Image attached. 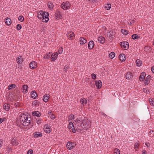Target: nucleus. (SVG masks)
I'll return each mask as SVG.
<instances>
[{
    "mask_svg": "<svg viewBox=\"0 0 154 154\" xmlns=\"http://www.w3.org/2000/svg\"><path fill=\"white\" fill-rule=\"evenodd\" d=\"M50 117L53 119H54L55 118V115L53 114H52L51 115H50Z\"/></svg>",
    "mask_w": 154,
    "mask_h": 154,
    "instance_id": "obj_50",
    "label": "nucleus"
},
{
    "mask_svg": "<svg viewBox=\"0 0 154 154\" xmlns=\"http://www.w3.org/2000/svg\"><path fill=\"white\" fill-rule=\"evenodd\" d=\"M43 17H42V20L43 22H47L49 20V14L47 12H44L43 14Z\"/></svg>",
    "mask_w": 154,
    "mask_h": 154,
    "instance_id": "obj_5",
    "label": "nucleus"
},
{
    "mask_svg": "<svg viewBox=\"0 0 154 154\" xmlns=\"http://www.w3.org/2000/svg\"><path fill=\"white\" fill-rule=\"evenodd\" d=\"M40 103L38 102L37 100H35L33 101L32 103V105L36 106L37 105H39Z\"/></svg>",
    "mask_w": 154,
    "mask_h": 154,
    "instance_id": "obj_35",
    "label": "nucleus"
},
{
    "mask_svg": "<svg viewBox=\"0 0 154 154\" xmlns=\"http://www.w3.org/2000/svg\"><path fill=\"white\" fill-rule=\"evenodd\" d=\"M114 154H120V151L118 149H114Z\"/></svg>",
    "mask_w": 154,
    "mask_h": 154,
    "instance_id": "obj_38",
    "label": "nucleus"
},
{
    "mask_svg": "<svg viewBox=\"0 0 154 154\" xmlns=\"http://www.w3.org/2000/svg\"><path fill=\"white\" fill-rule=\"evenodd\" d=\"M109 57L110 58H113L115 55V54L114 52H111L109 54Z\"/></svg>",
    "mask_w": 154,
    "mask_h": 154,
    "instance_id": "obj_37",
    "label": "nucleus"
},
{
    "mask_svg": "<svg viewBox=\"0 0 154 154\" xmlns=\"http://www.w3.org/2000/svg\"><path fill=\"white\" fill-rule=\"evenodd\" d=\"M77 122L79 126H80V127H81L82 128L86 130L85 127V121L82 122L79 120H79L77 121Z\"/></svg>",
    "mask_w": 154,
    "mask_h": 154,
    "instance_id": "obj_7",
    "label": "nucleus"
},
{
    "mask_svg": "<svg viewBox=\"0 0 154 154\" xmlns=\"http://www.w3.org/2000/svg\"><path fill=\"white\" fill-rule=\"evenodd\" d=\"M149 83L148 82H144V84L145 85H148V84H149Z\"/></svg>",
    "mask_w": 154,
    "mask_h": 154,
    "instance_id": "obj_64",
    "label": "nucleus"
},
{
    "mask_svg": "<svg viewBox=\"0 0 154 154\" xmlns=\"http://www.w3.org/2000/svg\"><path fill=\"white\" fill-rule=\"evenodd\" d=\"M9 105L6 103H5L3 105V108L6 111H8L9 110L10 106Z\"/></svg>",
    "mask_w": 154,
    "mask_h": 154,
    "instance_id": "obj_28",
    "label": "nucleus"
},
{
    "mask_svg": "<svg viewBox=\"0 0 154 154\" xmlns=\"http://www.w3.org/2000/svg\"><path fill=\"white\" fill-rule=\"evenodd\" d=\"M51 56V54L49 52L48 54H46L44 57V58L45 59H48Z\"/></svg>",
    "mask_w": 154,
    "mask_h": 154,
    "instance_id": "obj_33",
    "label": "nucleus"
},
{
    "mask_svg": "<svg viewBox=\"0 0 154 154\" xmlns=\"http://www.w3.org/2000/svg\"><path fill=\"white\" fill-rule=\"evenodd\" d=\"M133 77L131 72H128L126 75V78L127 79H130Z\"/></svg>",
    "mask_w": 154,
    "mask_h": 154,
    "instance_id": "obj_17",
    "label": "nucleus"
},
{
    "mask_svg": "<svg viewBox=\"0 0 154 154\" xmlns=\"http://www.w3.org/2000/svg\"><path fill=\"white\" fill-rule=\"evenodd\" d=\"M31 96L32 98L35 99L38 97L37 93L35 91H32L31 93Z\"/></svg>",
    "mask_w": 154,
    "mask_h": 154,
    "instance_id": "obj_12",
    "label": "nucleus"
},
{
    "mask_svg": "<svg viewBox=\"0 0 154 154\" xmlns=\"http://www.w3.org/2000/svg\"><path fill=\"white\" fill-rule=\"evenodd\" d=\"M17 62L19 64H21L23 60L22 56H20L19 57H17L16 58Z\"/></svg>",
    "mask_w": 154,
    "mask_h": 154,
    "instance_id": "obj_19",
    "label": "nucleus"
},
{
    "mask_svg": "<svg viewBox=\"0 0 154 154\" xmlns=\"http://www.w3.org/2000/svg\"><path fill=\"white\" fill-rule=\"evenodd\" d=\"M32 114L33 116H36L37 117H40L41 115V113L38 111L33 112Z\"/></svg>",
    "mask_w": 154,
    "mask_h": 154,
    "instance_id": "obj_23",
    "label": "nucleus"
},
{
    "mask_svg": "<svg viewBox=\"0 0 154 154\" xmlns=\"http://www.w3.org/2000/svg\"><path fill=\"white\" fill-rule=\"evenodd\" d=\"M151 76L150 75H148L146 78L145 81L149 83L150 81L149 79H150Z\"/></svg>",
    "mask_w": 154,
    "mask_h": 154,
    "instance_id": "obj_41",
    "label": "nucleus"
},
{
    "mask_svg": "<svg viewBox=\"0 0 154 154\" xmlns=\"http://www.w3.org/2000/svg\"><path fill=\"white\" fill-rule=\"evenodd\" d=\"M85 126L86 130L90 128L91 127V122L89 121H85Z\"/></svg>",
    "mask_w": 154,
    "mask_h": 154,
    "instance_id": "obj_16",
    "label": "nucleus"
},
{
    "mask_svg": "<svg viewBox=\"0 0 154 154\" xmlns=\"http://www.w3.org/2000/svg\"><path fill=\"white\" fill-rule=\"evenodd\" d=\"M68 67H69L68 66L66 65L65 66L64 69V70H65V71L66 72V70H67V69H68Z\"/></svg>",
    "mask_w": 154,
    "mask_h": 154,
    "instance_id": "obj_52",
    "label": "nucleus"
},
{
    "mask_svg": "<svg viewBox=\"0 0 154 154\" xmlns=\"http://www.w3.org/2000/svg\"><path fill=\"white\" fill-rule=\"evenodd\" d=\"M151 70L152 72L154 73V66H152L151 68Z\"/></svg>",
    "mask_w": 154,
    "mask_h": 154,
    "instance_id": "obj_63",
    "label": "nucleus"
},
{
    "mask_svg": "<svg viewBox=\"0 0 154 154\" xmlns=\"http://www.w3.org/2000/svg\"><path fill=\"white\" fill-rule=\"evenodd\" d=\"M143 92L145 93L147 92V90L146 88H143Z\"/></svg>",
    "mask_w": 154,
    "mask_h": 154,
    "instance_id": "obj_59",
    "label": "nucleus"
},
{
    "mask_svg": "<svg viewBox=\"0 0 154 154\" xmlns=\"http://www.w3.org/2000/svg\"><path fill=\"white\" fill-rule=\"evenodd\" d=\"M37 66V63L35 61H32L29 64V68L32 69H34Z\"/></svg>",
    "mask_w": 154,
    "mask_h": 154,
    "instance_id": "obj_8",
    "label": "nucleus"
},
{
    "mask_svg": "<svg viewBox=\"0 0 154 154\" xmlns=\"http://www.w3.org/2000/svg\"><path fill=\"white\" fill-rule=\"evenodd\" d=\"M49 95L48 94H45L43 97V100L45 102H47L49 99Z\"/></svg>",
    "mask_w": 154,
    "mask_h": 154,
    "instance_id": "obj_26",
    "label": "nucleus"
},
{
    "mask_svg": "<svg viewBox=\"0 0 154 154\" xmlns=\"http://www.w3.org/2000/svg\"><path fill=\"white\" fill-rule=\"evenodd\" d=\"M134 20H131V22H130V24H134Z\"/></svg>",
    "mask_w": 154,
    "mask_h": 154,
    "instance_id": "obj_60",
    "label": "nucleus"
},
{
    "mask_svg": "<svg viewBox=\"0 0 154 154\" xmlns=\"http://www.w3.org/2000/svg\"><path fill=\"white\" fill-rule=\"evenodd\" d=\"M69 129L70 131H71V129L74 127L73 123L72 122L69 123Z\"/></svg>",
    "mask_w": 154,
    "mask_h": 154,
    "instance_id": "obj_36",
    "label": "nucleus"
},
{
    "mask_svg": "<svg viewBox=\"0 0 154 154\" xmlns=\"http://www.w3.org/2000/svg\"><path fill=\"white\" fill-rule=\"evenodd\" d=\"M143 154H146V150H143L142 151Z\"/></svg>",
    "mask_w": 154,
    "mask_h": 154,
    "instance_id": "obj_62",
    "label": "nucleus"
},
{
    "mask_svg": "<svg viewBox=\"0 0 154 154\" xmlns=\"http://www.w3.org/2000/svg\"><path fill=\"white\" fill-rule=\"evenodd\" d=\"M98 40L99 42H100V43L101 44H103L105 42V38L102 36L99 37Z\"/></svg>",
    "mask_w": 154,
    "mask_h": 154,
    "instance_id": "obj_22",
    "label": "nucleus"
},
{
    "mask_svg": "<svg viewBox=\"0 0 154 154\" xmlns=\"http://www.w3.org/2000/svg\"><path fill=\"white\" fill-rule=\"evenodd\" d=\"M138 144H139V143L137 142H136L135 143V145H134V147L135 149L138 148L137 146Z\"/></svg>",
    "mask_w": 154,
    "mask_h": 154,
    "instance_id": "obj_55",
    "label": "nucleus"
},
{
    "mask_svg": "<svg viewBox=\"0 0 154 154\" xmlns=\"http://www.w3.org/2000/svg\"><path fill=\"white\" fill-rule=\"evenodd\" d=\"M33 152V150L32 149H30L27 151V154H32Z\"/></svg>",
    "mask_w": 154,
    "mask_h": 154,
    "instance_id": "obj_47",
    "label": "nucleus"
},
{
    "mask_svg": "<svg viewBox=\"0 0 154 154\" xmlns=\"http://www.w3.org/2000/svg\"><path fill=\"white\" fill-rule=\"evenodd\" d=\"M136 63L138 66H141V61L139 59H137L136 61Z\"/></svg>",
    "mask_w": 154,
    "mask_h": 154,
    "instance_id": "obj_29",
    "label": "nucleus"
},
{
    "mask_svg": "<svg viewBox=\"0 0 154 154\" xmlns=\"http://www.w3.org/2000/svg\"><path fill=\"white\" fill-rule=\"evenodd\" d=\"M52 114V111H50L48 112V114L50 116V115H51Z\"/></svg>",
    "mask_w": 154,
    "mask_h": 154,
    "instance_id": "obj_61",
    "label": "nucleus"
},
{
    "mask_svg": "<svg viewBox=\"0 0 154 154\" xmlns=\"http://www.w3.org/2000/svg\"><path fill=\"white\" fill-rule=\"evenodd\" d=\"M16 85L15 84H13L11 85H10L8 86V89L10 90L12 88H14L15 87Z\"/></svg>",
    "mask_w": 154,
    "mask_h": 154,
    "instance_id": "obj_40",
    "label": "nucleus"
},
{
    "mask_svg": "<svg viewBox=\"0 0 154 154\" xmlns=\"http://www.w3.org/2000/svg\"><path fill=\"white\" fill-rule=\"evenodd\" d=\"M34 137H41L42 135V134L39 132H36L34 133Z\"/></svg>",
    "mask_w": 154,
    "mask_h": 154,
    "instance_id": "obj_24",
    "label": "nucleus"
},
{
    "mask_svg": "<svg viewBox=\"0 0 154 154\" xmlns=\"http://www.w3.org/2000/svg\"><path fill=\"white\" fill-rule=\"evenodd\" d=\"M76 145L75 143L72 142H68L66 144V147L69 149H71Z\"/></svg>",
    "mask_w": 154,
    "mask_h": 154,
    "instance_id": "obj_4",
    "label": "nucleus"
},
{
    "mask_svg": "<svg viewBox=\"0 0 154 154\" xmlns=\"http://www.w3.org/2000/svg\"><path fill=\"white\" fill-rule=\"evenodd\" d=\"M25 121L23 122V125L24 126H27L30 125L31 123V118L30 117H29L28 115H27V116L25 118Z\"/></svg>",
    "mask_w": 154,
    "mask_h": 154,
    "instance_id": "obj_2",
    "label": "nucleus"
},
{
    "mask_svg": "<svg viewBox=\"0 0 154 154\" xmlns=\"http://www.w3.org/2000/svg\"><path fill=\"white\" fill-rule=\"evenodd\" d=\"M57 58L53 56L51 57V61H54Z\"/></svg>",
    "mask_w": 154,
    "mask_h": 154,
    "instance_id": "obj_53",
    "label": "nucleus"
},
{
    "mask_svg": "<svg viewBox=\"0 0 154 154\" xmlns=\"http://www.w3.org/2000/svg\"><path fill=\"white\" fill-rule=\"evenodd\" d=\"M28 88V86L26 85H24L23 86V92L24 93H26L27 92L28 90L27 88Z\"/></svg>",
    "mask_w": 154,
    "mask_h": 154,
    "instance_id": "obj_20",
    "label": "nucleus"
},
{
    "mask_svg": "<svg viewBox=\"0 0 154 154\" xmlns=\"http://www.w3.org/2000/svg\"><path fill=\"white\" fill-rule=\"evenodd\" d=\"M154 99L153 98H149V102L151 105L153 106L154 105Z\"/></svg>",
    "mask_w": 154,
    "mask_h": 154,
    "instance_id": "obj_34",
    "label": "nucleus"
},
{
    "mask_svg": "<svg viewBox=\"0 0 154 154\" xmlns=\"http://www.w3.org/2000/svg\"><path fill=\"white\" fill-rule=\"evenodd\" d=\"M58 56V54L57 52H55L54 53V54H51V57L53 56L56 58H57V56Z\"/></svg>",
    "mask_w": 154,
    "mask_h": 154,
    "instance_id": "obj_44",
    "label": "nucleus"
},
{
    "mask_svg": "<svg viewBox=\"0 0 154 154\" xmlns=\"http://www.w3.org/2000/svg\"><path fill=\"white\" fill-rule=\"evenodd\" d=\"M24 17L23 16H20L18 17V20L21 22H22L24 20Z\"/></svg>",
    "mask_w": 154,
    "mask_h": 154,
    "instance_id": "obj_42",
    "label": "nucleus"
},
{
    "mask_svg": "<svg viewBox=\"0 0 154 154\" xmlns=\"http://www.w3.org/2000/svg\"><path fill=\"white\" fill-rule=\"evenodd\" d=\"M19 104L20 103L18 102L16 103H15L14 105L15 107H17V106H19Z\"/></svg>",
    "mask_w": 154,
    "mask_h": 154,
    "instance_id": "obj_58",
    "label": "nucleus"
},
{
    "mask_svg": "<svg viewBox=\"0 0 154 154\" xmlns=\"http://www.w3.org/2000/svg\"><path fill=\"white\" fill-rule=\"evenodd\" d=\"M71 131H72L73 133H75L76 132V130L75 128L74 127V128H73L72 129H71Z\"/></svg>",
    "mask_w": 154,
    "mask_h": 154,
    "instance_id": "obj_54",
    "label": "nucleus"
},
{
    "mask_svg": "<svg viewBox=\"0 0 154 154\" xmlns=\"http://www.w3.org/2000/svg\"><path fill=\"white\" fill-rule=\"evenodd\" d=\"M63 51V48H59L58 50V52L59 54H61Z\"/></svg>",
    "mask_w": 154,
    "mask_h": 154,
    "instance_id": "obj_49",
    "label": "nucleus"
},
{
    "mask_svg": "<svg viewBox=\"0 0 154 154\" xmlns=\"http://www.w3.org/2000/svg\"><path fill=\"white\" fill-rule=\"evenodd\" d=\"M44 12L43 11H40L38 13V15H43Z\"/></svg>",
    "mask_w": 154,
    "mask_h": 154,
    "instance_id": "obj_46",
    "label": "nucleus"
},
{
    "mask_svg": "<svg viewBox=\"0 0 154 154\" xmlns=\"http://www.w3.org/2000/svg\"><path fill=\"white\" fill-rule=\"evenodd\" d=\"M111 8V5L110 4H108L105 6V8L107 10H109Z\"/></svg>",
    "mask_w": 154,
    "mask_h": 154,
    "instance_id": "obj_39",
    "label": "nucleus"
},
{
    "mask_svg": "<svg viewBox=\"0 0 154 154\" xmlns=\"http://www.w3.org/2000/svg\"><path fill=\"white\" fill-rule=\"evenodd\" d=\"M71 6V4L68 2H63L61 5V8L64 10L69 9Z\"/></svg>",
    "mask_w": 154,
    "mask_h": 154,
    "instance_id": "obj_1",
    "label": "nucleus"
},
{
    "mask_svg": "<svg viewBox=\"0 0 154 154\" xmlns=\"http://www.w3.org/2000/svg\"><path fill=\"white\" fill-rule=\"evenodd\" d=\"M121 31L124 35H127L128 34V31L125 29H121Z\"/></svg>",
    "mask_w": 154,
    "mask_h": 154,
    "instance_id": "obj_32",
    "label": "nucleus"
},
{
    "mask_svg": "<svg viewBox=\"0 0 154 154\" xmlns=\"http://www.w3.org/2000/svg\"><path fill=\"white\" fill-rule=\"evenodd\" d=\"M94 45V42L92 41H91L88 42V48L89 49H92Z\"/></svg>",
    "mask_w": 154,
    "mask_h": 154,
    "instance_id": "obj_14",
    "label": "nucleus"
},
{
    "mask_svg": "<svg viewBox=\"0 0 154 154\" xmlns=\"http://www.w3.org/2000/svg\"><path fill=\"white\" fill-rule=\"evenodd\" d=\"M67 35L68 38L70 40L72 39L73 37H75L74 32H69L68 34H67Z\"/></svg>",
    "mask_w": 154,
    "mask_h": 154,
    "instance_id": "obj_10",
    "label": "nucleus"
},
{
    "mask_svg": "<svg viewBox=\"0 0 154 154\" xmlns=\"http://www.w3.org/2000/svg\"><path fill=\"white\" fill-rule=\"evenodd\" d=\"M85 100V98L81 99L80 100V102L81 103L83 104H84V101Z\"/></svg>",
    "mask_w": 154,
    "mask_h": 154,
    "instance_id": "obj_51",
    "label": "nucleus"
},
{
    "mask_svg": "<svg viewBox=\"0 0 154 154\" xmlns=\"http://www.w3.org/2000/svg\"><path fill=\"white\" fill-rule=\"evenodd\" d=\"M71 120L73 119H74V115H71L69 117Z\"/></svg>",
    "mask_w": 154,
    "mask_h": 154,
    "instance_id": "obj_56",
    "label": "nucleus"
},
{
    "mask_svg": "<svg viewBox=\"0 0 154 154\" xmlns=\"http://www.w3.org/2000/svg\"><path fill=\"white\" fill-rule=\"evenodd\" d=\"M11 143L14 145L17 146L18 144V142L13 137L11 139Z\"/></svg>",
    "mask_w": 154,
    "mask_h": 154,
    "instance_id": "obj_25",
    "label": "nucleus"
},
{
    "mask_svg": "<svg viewBox=\"0 0 154 154\" xmlns=\"http://www.w3.org/2000/svg\"><path fill=\"white\" fill-rule=\"evenodd\" d=\"M44 15H38L37 16V17H38V18L39 19H42V17H43V16Z\"/></svg>",
    "mask_w": 154,
    "mask_h": 154,
    "instance_id": "obj_57",
    "label": "nucleus"
},
{
    "mask_svg": "<svg viewBox=\"0 0 154 154\" xmlns=\"http://www.w3.org/2000/svg\"><path fill=\"white\" fill-rule=\"evenodd\" d=\"M154 132L153 130H151L150 131L149 133L151 134L150 135V137H152L154 136L153 135Z\"/></svg>",
    "mask_w": 154,
    "mask_h": 154,
    "instance_id": "obj_48",
    "label": "nucleus"
},
{
    "mask_svg": "<svg viewBox=\"0 0 154 154\" xmlns=\"http://www.w3.org/2000/svg\"><path fill=\"white\" fill-rule=\"evenodd\" d=\"M27 115L25 114L24 113H21V114L20 116V118L19 120L20 121V123L22 125H23V123L22 122H24L25 119V118L27 116Z\"/></svg>",
    "mask_w": 154,
    "mask_h": 154,
    "instance_id": "obj_6",
    "label": "nucleus"
},
{
    "mask_svg": "<svg viewBox=\"0 0 154 154\" xmlns=\"http://www.w3.org/2000/svg\"><path fill=\"white\" fill-rule=\"evenodd\" d=\"M47 5L48 8L50 9H52L54 7V5L52 2H48L47 3Z\"/></svg>",
    "mask_w": 154,
    "mask_h": 154,
    "instance_id": "obj_27",
    "label": "nucleus"
},
{
    "mask_svg": "<svg viewBox=\"0 0 154 154\" xmlns=\"http://www.w3.org/2000/svg\"><path fill=\"white\" fill-rule=\"evenodd\" d=\"M5 22L6 24L9 26L11 24V20L10 18L7 17L5 20Z\"/></svg>",
    "mask_w": 154,
    "mask_h": 154,
    "instance_id": "obj_21",
    "label": "nucleus"
},
{
    "mask_svg": "<svg viewBox=\"0 0 154 154\" xmlns=\"http://www.w3.org/2000/svg\"><path fill=\"white\" fill-rule=\"evenodd\" d=\"M95 85L97 88L100 89L102 86V83L100 80H98L96 81Z\"/></svg>",
    "mask_w": 154,
    "mask_h": 154,
    "instance_id": "obj_9",
    "label": "nucleus"
},
{
    "mask_svg": "<svg viewBox=\"0 0 154 154\" xmlns=\"http://www.w3.org/2000/svg\"><path fill=\"white\" fill-rule=\"evenodd\" d=\"M55 14L56 17L57 18H60L62 17V15L60 11H58Z\"/></svg>",
    "mask_w": 154,
    "mask_h": 154,
    "instance_id": "obj_31",
    "label": "nucleus"
},
{
    "mask_svg": "<svg viewBox=\"0 0 154 154\" xmlns=\"http://www.w3.org/2000/svg\"><path fill=\"white\" fill-rule=\"evenodd\" d=\"M51 128H50L48 125H46L44 126V131L48 133H50L51 131Z\"/></svg>",
    "mask_w": 154,
    "mask_h": 154,
    "instance_id": "obj_11",
    "label": "nucleus"
},
{
    "mask_svg": "<svg viewBox=\"0 0 154 154\" xmlns=\"http://www.w3.org/2000/svg\"><path fill=\"white\" fill-rule=\"evenodd\" d=\"M122 48L124 49L125 50H126L128 48L129 44L128 42H121L120 43Z\"/></svg>",
    "mask_w": 154,
    "mask_h": 154,
    "instance_id": "obj_3",
    "label": "nucleus"
},
{
    "mask_svg": "<svg viewBox=\"0 0 154 154\" xmlns=\"http://www.w3.org/2000/svg\"><path fill=\"white\" fill-rule=\"evenodd\" d=\"M79 41L80 44H84L87 42V40L83 37H80Z\"/></svg>",
    "mask_w": 154,
    "mask_h": 154,
    "instance_id": "obj_18",
    "label": "nucleus"
},
{
    "mask_svg": "<svg viewBox=\"0 0 154 154\" xmlns=\"http://www.w3.org/2000/svg\"><path fill=\"white\" fill-rule=\"evenodd\" d=\"M146 75V73L144 72H142L141 73V74L139 77V79L140 81H143Z\"/></svg>",
    "mask_w": 154,
    "mask_h": 154,
    "instance_id": "obj_15",
    "label": "nucleus"
},
{
    "mask_svg": "<svg viewBox=\"0 0 154 154\" xmlns=\"http://www.w3.org/2000/svg\"><path fill=\"white\" fill-rule=\"evenodd\" d=\"M132 38L133 39H136L138 38H140V36H139L137 34H134L132 36Z\"/></svg>",
    "mask_w": 154,
    "mask_h": 154,
    "instance_id": "obj_30",
    "label": "nucleus"
},
{
    "mask_svg": "<svg viewBox=\"0 0 154 154\" xmlns=\"http://www.w3.org/2000/svg\"><path fill=\"white\" fill-rule=\"evenodd\" d=\"M22 28V26L20 24H18L17 25L16 29L18 30H20Z\"/></svg>",
    "mask_w": 154,
    "mask_h": 154,
    "instance_id": "obj_43",
    "label": "nucleus"
},
{
    "mask_svg": "<svg viewBox=\"0 0 154 154\" xmlns=\"http://www.w3.org/2000/svg\"><path fill=\"white\" fill-rule=\"evenodd\" d=\"M119 59L122 62H123L125 61L126 59L125 56L124 54H121L119 56Z\"/></svg>",
    "mask_w": 154,
    "mask_h": 154,
    "instance_id": "obj_13",
    "label": "nucleus"
},
{
    "mask_svg": "<svg viewBox=\"0 0 154 154\" xmlns=\"http://www.w3.org/2000/svg\"><path fill=\"white\" fill-rule=\"evenodd\" d=\"M91 76H92V79H96V75L94 73H92L91 74Z\"/></svg>",
    "mask_w": 154,
    "mask_h": 154,
    "instance_id": "obj_45",
    "label": "nucleus"
}]
</instances>
